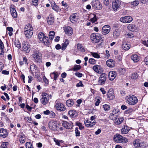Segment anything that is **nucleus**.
Here are the masks:
<instances>
[{"label": "nucleus", "instance_id": "5701e85b", "mask_svg": "<svg viewBox=\"0 0 148 148\" xmlns=\"http://www.w3.org/2000/svg\"><path fill=\"white\" fill-rule=\"evenodd\" d=\"M109 78L111 81L113 80L116 76V73L114 71H110L108 74Z\"/></svg>", "mask_w": 148, "mask_h": 148}, {"label": "nucleus", "instance_id": "13d9d810", "mask_svg": "<svg viewBox=\"0 0 148 148\" xmlns=\"http://www.w3.org/2000/svg\"><path fill=\"white\" fill-rule=\"evenodd\" d=\"M26 148H34L32 144L30 142H27L25 144Z\"/></svg>", "mask_w": 148, "mask_h": 148}, {"label": "nucleus", "instance_id": "7ed1b4c3", "mask_svg": "<svg viewBox=\"0 0 148 148\" xmlns=\"http://www.w3.org/2000/svg\"><path fill=\"white\" fill-rule=\"evenodd\" d=\"M102 35L98 33H93L90 36L91 40L93 43H97L100 42L102 40Z\"/></svg>", "mask_w": 148, "mask_h": 148}, {"label": "nucleus", "instance_id": "aec40b11", "mask_svg": "<svg viewBox=\"0 0 148 148\" xmlns=\"http://www.w3.org/2000/svg\"><path fill=\"white\" fill-rule=\"evenodd\" d=\"M38 68L35 64H33L31 65L30 66V69L31 72L32 74H34V73H35L38 72Z\"/></svg>", "mask_w": 148, "mask_h": 148}, {"label": "nucleus", "instance_id": "a878e982", "mask_svg": "<svg viewBox=\"0 0 148 148\" xmlns=\"http://www.w3.org/2000/svg\"><path fill=\"white\" fill-rule=\"evenodd\" d=\"M127 28L129 30L132 32L135 31L137 30V27L135 25L133 24L128 25Z\"/></svg>", "mask_w": 148, "mask_h": 148}, {"label": "nucleus", "instance_id": "0e129e2a", "mask_svg": "<svg viewBox=\"0 0 148 148\" xmlns=\"http://www.w3.org/2000/svg\"><path fill=\"white\" fill-rule=\"evenodd\" d=\"M75 135L76 136H79L80 135V132L78 131L77 128H76L75 130Z\"/></svg>", "mask_w": 148, "mask_h": 148}, {"label": "nucleus", "instance_id": "412c9836", "mask_svg": "<svg viewBox=\"0 0 148 148\" xmlns=\"http://www.w3.org/2000/svg\"><path fill=\"white\" fill-rule=\"evenodd\" d=\"M131 128L126 125H124L121 130V133L123 134H126L128 133Z\"/></svg>", "mask_w": 148, "mask_h": 148}, {"label": "nucleus", "instance_id": "f704fd0d", "mask_svg": "<svg viewBox=\"0 0 148 148\" xmlns=\"http://www.w3.org/2000/svg\"><path fill=\"white\" fill-rule=\"evenodd\" d=\"M123 48L125 50H128L130 48V45L125 42H124L122 45Z\"/></svg>", "mask_w": 148, "mask_h": 148}, {"label": "nucleus", "instance_id": "4d7b16f0", "mask_svg": "<svg viewBox=\"0 0 148 148\" xmlns=\"http://www.w3.org/2000/svg\"><path fill=\"white\" fill-rule=\"evenodd\" d=\"M7 29L9 31L8 34L9 36H11L12 34L13 28L12 27H8L7 28Z\"/></svg>", "mask_w": 148, "mask_h": 148}, {"label": "nucleus", "instance_id": "6e6552de", "mask_svg": "<svg viewBox=\"0 0 148 148\" xmlns=\"http://www.w3.org/2000/svg\"><path fill=\"white\" fill-rule=\"evenodd\" d=\"M111 27L108 25L103 26L101 29V34L103 35H106L108 34L110 32Z\"/></svg>", "mask_w": 148, "mask_h": 148}, {"label": "nucleus", "instance_id": "3c124183", "mask_svg": "<svg viewBox=\"0 0 148 148\" xmlns=\"http://www.w3.org/2000/svg\"><path fill=\"white\" fill-rule=\"evenodd\" d=\"M55 35V32L53 31H51L49 33V39L52 40L54 38Z\"/></svg>", "mask_w": 148, "mask_h": 148}, {"label": "nucleus", "instance_id": "de8ad7c7", "mask_svg": "<svg viewBox=\"0 0 148 148\" xmlns=\"http://www.w3.org/2000/svg\"><path fill=\"white\" fill-rule=\"evenodd\" d=\"M81 68V66L79 65H75L73 68L71 70H73V71H75L79 70Z\"/></svg>", "mask_w": 148, "mask_h": 148}, {"label": "nucleus", "instance_id": "bf43d9fd", "mask_svg": "<svg viewBox=\"0 0 148 148\" xmlns=\"http://www.w3.org/2000/svg\"><path fill=\"white\" fill-rule=\"evenodd\" d=\"M88 62L90 64H93L96 63V61L93 58H90L88 61Z\"/></svg>", "mask_w": 148, "mask_h": 148}, {"label": "nucleus", "instance_id": "69168bd1", "mask_svg": "<svg viewBox=\"0 0 148 148\" xmlns=\"http://www.w3.org/2000/svg\"><path fill=\"white\" fill-rule=\"evenodd\" d=\"M38 0H32V3L35 6L38 5Z\"/></svg>", "mask_w": 148, "mask_h": 148}, {"label": "nucleus", "instance_id": "a211bd4d", "mask_svg": "<svg viewBox=\"0 0 148 148\" xmlns=\"http://www.w3.org/2000/svg\"><path fill=\"white\" fill-rule=\"evenodd\" d=\"M11 14L12 16L14 18H16L17 17V13L14 8V5H12L10 7Z\"/></svg>", "mask_w": 148, "mask_h": 148}, {"label": "nucleus", "instance_id": "c9c22d12", "mask_svg": "<svg viewBox=\"0 0 148 148\" xmlns=\"http://www.w3.org/2000/svg\"><path fill=\"white\" fill-rule=\"evenodd\" d=\"M41 41L43 42L44 44L47 46L49 45L50 43L48 40V38L46 36L43 38Z\"/></svg>", "mask_w": 148, "mask_h": 148}, {"label": "nucleus", "instance_id": "6ab92c4d", "mask_svg": "<svg viewBox=\"0 0 148 148\" xmlns=\"http://www.w3.org/2000/svg\"><path fill=\"white\" fill-rule=\"evenodd\" d=\"M8 133L7 131L3 128L0 129V137L5 138L8 136Z\"/></svg>", "mask_w": 148, "mask_h": 148}, {"label": "nucleus", "instance_id": "473e14b6", "mask_svg": "<svg viewBox=\"0 0 148 148\" xmlns=\"http://www.w3.org/2000/svg\"><path fill=\"white\" fill-rule=\"evenodd\" d=\"M114 111L115 112H116V110H114V111L113 110V113H111L110 116V119L111 120L114 121L116 119L117 116L116 115V114L115 113L116 112H114Z\"/></svg>", "mask_w": 148, "mask_h": 148}, {"label": "nucleus", "instance_id": "774afa93", "mask_svg": "<svg viewBox=\"0 0 148 148\" xmlns=\"http://www.w3.org/2000/svg\"><path fill=\"white\" fill-rule=\"evenodd\" d=\"M144 62L145 64L148 66V56H147L144 59Z\"/></svg>", "mask_w": 148, "mask_h": 148}, {"label": "nucleus", "instance_id": "4468645a", "mask_svg": "<svg viewBox=\"0 0 148 148\" xmlns=\"http://www.w3.org/2000/svg\"><path fill=\"white\" fill-rule=\"evenodd\" d=\"M62 125L66 129H71L73 127V123L71 122H67L66 121H63Z\"/></svg>", "mask_w": 148, "mask_h": 148}, {"label": "nucleus", "instance_id": "052dcab7", "mask_svg": "<svg viewBox=\"0 0 148 148\" xmlns=\"http://www.w3.org/2000/svg\"><path fill=\"white\" fill-rule=\"evenodd\" d=\"M62 6L64 7V8H65L66 9H68V5L66 2L64 1H62Z\"/></svg>", "mask_w": 148, "mask_h": 148}, {"label": "nucleus", "instance_id": "e433bc0d", "mask_svg": "<svg viewBox=\"0 0 148 148\" xmlns=\"http://www.w3.org/2000/svg\"><path fill=\"white\" fill-rule=\"evenodd\" d=\"M77 47L79 51L82 52L85 51V49L82 44L78 43L77 45Z\"/></svg>", "mask_w": 148, "mask_h": 148}, {"label": "nucleus", "instance_id": "09e8293b", "mask_svg": "<svg viewBox=\"0 0 148 148\" xmlns=\"http://www.w3.org/2000/svg\"><path fill=\"white\" fill-rule=\"evenodd\" d=\"M25 138L24 136H21L19 138V141L21 143H23L25 142Z\"/></svg>", "mask_w": 148, "mask_h": 148}, {"label": "nucleus", "instance_id": "393cba45", "mask_svg": "<svg viewBox=\"0 0 148 148\" xmlns=\"http://www.w3.org/2000/svg\"><path fill=\"white\" fill-rule=\"evenodd\" d=\"M106 64L108 66L112 68L114 66L115 62L113 60L109 59L107 61Z\"/></svg>", "mask_w": 148, "mask_h": 148}, {"label": "nucleus", "instance_id": "9b49d317", "mask_svg": "<svg viewBox=\"0 0 148 148\" xmlns=\"http://www.w3.org/2000/svg\"><path fill=\"white\" fill-rule=\"evenodd\" d=\"M132 20V18L128 16L122 17L120 19V21L123 23H130Z\"/></svg>", "mask_w": 148, "mask_h": 148}, {"label": "nucleus", "instance_id": "a19ab883", "mask_svg": "<svg viewBox=\"0 0 148 148\" xmlns=\"http://www.w3.org/2000/svg\"><path fill=\"white\" fill-rule=\"evenodd\" d=\"M66 103L67 106L69 107H71L74 104L73 100L72 99L68 100Z\"/></svg>", "mask_w": 148, "mask_h": 148}, {"label": "nucleus", "instance_id": "f8f14e48", "mask_svg": "<svg viewBox=\"0 0 148 148\" xmlns=\"http://www.w3.org/2000/svg\"><path fill=\"white\" fill-rule=\"evenodd\" d=\"M70 20L73 23H75L79 21V17L76 13L72 14L70 16Z\"/></svg>", "mask_w": 148, "mask_h": 148}, {"label": "nucleus", "instance_id": "9d476101", "mask_svg": "<svg viewBox=\"0 0 148 148\" xmlns=\"http://www.w3.org/2000/svg\"><path fill=\"white\" fill-rule=\"evenodd\" d=\"M106 80V75L105 73H102L99 77L98 81V84L101 85L104 84Z\"/></svg>", "mask_w": 148, "mask_h": 148}, {"label": "nucleus", "instance_id": "72a5a7b5", "mask_svg": "<svg viewBox=\"0 0 148 148\" xmlns=\"http://www.w3.org/2000/svg\"><path fill=\"white\" fill-rule=\"evenodd\" d=\"M92 69L93 70L97 73H99L101 71V67L99 65H96L93 66Z\"/></svg>", "mask_w": 148, "mask_h": 148}, {"label": "nucleus", "instance_id": "c756f323", "mask_svg": "<svg viewBox=\"0 0 148 148\" xmlns=\"http://www.w3.org/2000/svg\"><path fill=\"white\" fill-rule=\"evenodd\" d=\"M51 5L53 9L57 12L59 11V7L56 4L54 1L51 2Z\"/></svg>", "mask_w": 148, "mask_h": 148}, {"label": "nucleus", "instance_id": "49530a36", "mask_svg": "<svg viewBox=\"0 0 148 148\" xmlns=\"http://www.w3.org/2000/svg\"><path fill=\"white\" fill-rule=\"evenodd\" d=\"M118 71L121 75H124L126 73L125 68H120L118 69Z\"/></svg>", "mask_w": 148, "mask_h": 148}, {"label": "nucleus", "instance_id": "58836bf2", "mask_svg": "<svg viewBox=\"0 0 148 148\" xmlns=\"http://www.w3.org/2000/svg\"><path fill=\"white\" fill-rule=\"evenodd\" d=\"M54 18L53 17H49L47 20V23L50 25H53L54 23Z\"/></svg>", "mask_w": 148, "mask_h": 148}, {"label": "nucleus", "instance_id": "ea45409f", "mask_svg": "<svg viewBox=\"0 0 148 148\" xmlns=\"http://www.w3.org/2000/svg\"><path fill=\"white\" fill-rule=\"evenodd\" d=\"M123 120V117H121L120 118H117L115 120L114 123L116 124L119 125L121 123Z\"/></svg>", "mask_w": 148, "mask_h": 148}, {"label": "nucleus", "instance_id": "4be33fe9", "mask_svg": "<svg viewBox=\"0 0 148 148\" xmlns=\"http://www.w3.org/2000/svg\"><path fill=\"white\" fill-rule=\"evenodd\" d=\"M131 58L134 63H136L139 61L140 57L137 54H134L131 56Z\"/></svg>", "mask_w": 148, "mask_h": 148}, {"label": "nucleus", "instance_id": "79ce46f5", "mask_svg": "<svg viewBox=\"0 0 148 148\" xmlns=\"http://www.w3.org/2000/svg\"><path fill=\"white\" fill-rule=\"evenodd\" d=\"M50 76L51 78H53L54 80H56L58 76V74L57 72H53L51 73Z\"/></svg>", "mask_w": 148, "mask_h": 148}, {"label": "nucleus", "instance_id": "6e6d98bb", "mask_svg": "<svg viewBox=\"0 0 148 148\" xmlns=\"http://www.w3.org/2000/svg\"><path fill=\"white\" fill-rule=\"evenodd\" d=\"M93 17L90 18V21L92 23H94L97 21V17L96 15L93 14Z\"/></svg>", "mask_w": 148, "mask_h": 148}, {"label": "nucleus", "instance_id": "2f4dec72", "mask_svg": "<svg viewBox=\"0 0 148 148\" xmlns=\"http://www.w3.org/2000/svg\"><path fill=\"white\" fill-rule=\"evenodd\" d=\"M24 31H30L33 30V28L32 25L30 24L26 25L24 28Z\"/></svg>", "mask_w": 148, "mask_h": 148}, {"label": "nucleus", "instance_id": "7c9ffc66", "mask_svg": "<svg viewBox=\"0 0 148 148\" xmlns=\"http://www.w3.org/2000/svg\"><path fill=\"white\" fill-rule=\"evenodd\" d=\"M24 31H30L33 30V28L32 25L30 24L26 25L24 28Z\"/></svg>", "mask_w": 148, "mask_h": 148}, {"label": "nucleus", "instance_id": "8fccbe9b", "mask_svg": "<svg viewBox=\"0 0 148 148\" xmlns=\"http://www.w3.org/2000/svg\"><path fill=\"white\" fill-rule=\"evenodd\" d=\"M90 54L95 58H100V55L97 53L91 52H90Z\"/></svg>", "mask_w": 148, "mask_h": 148}, {"label": "nucleus", "instance_id": "f3484780", "mask_svg": "<svg viewBox=\"0 0 148 148\" xmlns=\"http://www.w3.org/2000/svg\"><path fill=\"white\" fill-rule=\"evenodd\" d=\"M48 125L49 128L52 130H57V124L56 122L51 121L49 122L48 123Z\"/></svg>", "mask_w": 148, "mask_h": 148}, {"label": "nucleus", "instance_id": "e2e57ef3", "mask_svg": "<svg viewBox=\"0 0 148 148\" xmlns=\"http://www.w3.org/2000/svg\"><path fill=\"white\" fill-rule=\"evenodd\" d=\"M139 3V1L138 0H136L132 2V5L134 6L137 5Z\"/></svg>", "mask_w": 148, "mask_h": 148}, {"label": "nucleus", "instance_id": "f257e3e1", "mask_svg": "<svg viewBox=\"0 0 148 148\" xmlns=\"http://www.w3.org/2000/svg\"><path fill=\"white\" fill-rule=\"evenodd\" d=\"M133 144L135 148H145L148 146L146 143L138 139L135 140L133 142Z\"/></svg>", "mask_w": 148, "mask_h": 148}, {"label": "nucleus", "instance_id": "39448f33", "mask_svg": "<svg viewBox=\"0 0 148 148\" xmlns=\"http://www.w3.org/2000/svg\"><path fill=\"white\" fill-rule=\"evenodd\" d=\"M114 140L117 143H122L127 142V139L125 137H123L121 135L118 134L115 135L114 137Z\"/></svg>", "mask_w": 148, "mask_h": 148}, {"label": "nucleus", "instance_id": "cd10ccee", "mask_svg": "<svg viewBox=\"0 0 148 148\" xmlns=\"http://www.w3.org/2000/svg\"><path fill=\"white\" fill-rule=\"evenodd\" d=\"M24 34L26 38H30L32 36L33 31H24Z\"/></svg>", "mask_w": 148, "mask_h": 148}, {"label": "nucleus", "instance_id": "2eb2a0df", "mask_svg": "<svg viewBox=\"0 0 148 148\" xmlns=\"http://www.w3.org/2000/svg\"><path fill=\"white\" fill-rule=\"evenodd\" d=\"M55 106L56 108L58 110L60 111H63L65 110V106L61 103H56Z\"/></svg>", "mask_w": 148, "mask_h": 148}, {"label": "nucleus", "instance_id": "b1692460", "mask_svg": "<svg viewBox=\"0 0 148 148\" xmlns=\"http://www.w3.org/2000/svg\"><path fill=\"white\" fill-rule=\"evenodd\" d=\"M107 96L110 100H112L114 98V93L112 89H111L109 90L107 94Z\"/></svg>", "mask_w": 148, "mask_h": 148}, {"label": "nucleus", "instance_id": "c85d7f7f", "mask_svg": "<svg viewBox=\"0 0 148 148\" xmlns=\"http://www.w3.org/2000/svg\"><path fill=\"white\" fill-rule=\"evenodd\" d=\"M69 44V40L67 39L65 40L64 42L62 44V46L61 47L62 50H65Z\"/></svg>", "mask_w": 148, "mask_h": 148}, {"label": "nucleus", "instance_id": "f03ea898", "mask_svg": "<svg viewBox=\"0 0 148 148\" xmlns=\"http://www.w3.org/2000/svg\"><path fill=\"white\" fill-rule=\"evenodd\" d=\"M126 102L130 105H134L137 103L138 99L137 97L134 95H129L125 97Z\"/></svg>", "mask_w": 148, "mask_h": 148}, {"label": "nucleus", "instance_id": "4c0bfd02", "mask_svg": "<svg viewBox=\"0 0 148 148\" xmlns=\"http://www.w3.org/2000/svg\"><path fill=\"white\" fill-rule=\"evenodd\" d=\"M19 64L21 66L23 65L24 64H25L26 65H27L28 64V62L27 58L26 57H23V61H20L19 62Z\"/></svg>", "mask_w": 148, "mask_h": 148}, {"label": "nucleus", "instance_id": "a18cd8bd", "mask_svg": "<svg viewBox=\"0 0 148 148\" xmlns=\"http://www.w3.org/2000/svg\"><path fill=\"white\" fill-rule=\"evenodd\" d=\"M14 45L16 47L18 48H20L21 47L20 42L18 40H15Z\"/></svg>", "mask_w": 148, "mask_h": 148}, {"label": "nucleus", "instance_id": "5fc2aeb1", "mask_svg": "<svg viewBox=\"0 0 148 148\" xmlns=\"http://www.w3.org/2000/svg\"><path fill=\"white\" fill-rule=\"evenodd\" d=\"M45 35L42 32H40L38 34V37L39 40L41 41L45 37Z\"/></svg>", "mask_w": 148, "mask_h": 148}, {"label": "nucleus", "instance_id": "338daca9", "mask_svg": "<svg viewBox=\"0 0 148 148\" xmlns=\"http://www.w3.org/2000/svg\"><path fill=\"white\" fill-rule=\"evenodd\" d=\"M76 86L77 87H83L84 85L82 84V82L81 81H80L79 83L77 84Z\"/></svg>", "mask_w": 148, "mask_h": 148}, {"label": "nucleus", "instance_id": "bb28decb", "mask_svg": "<svg viewBox=\"0 0 148 148\" xmlns=\"http://www.w3.org/2000/svg\"><path fill=\"white\" fill-rule=\"evenodd\" d=\"M49 97H41L40 99V102L43 105L47 104L49 101Z\"/></svg>", "mask_w": 148, "mask_h": 148}, {"label": "nucleus", "instance_id": "ddd939ff", "mask_svg": "<svg viewBox=\"0 0 148 148\" xmlns=\"http://www.w3.org/2000/svg\"><path fill=\"white\" fill-rule=\"evenodd\" d=\"M64 30L65 34L69 36H71L73 34V29L69 26H65L64 27Z\"/></svg>", "mask_w": 148, "mask_h": 148}, {"label": "nucleus", "instance_id": "1a4fd4ad", "mask_svg": "<svg viewBox=\"0 0 148 148\" xmlns=\"http://www.w3.org/2000/svg\"><path fill=\"white\" fill-rule=\"evenodd\" d=\"M22 48L23 51L26 53H29L31 50L30 45L25 41L23 42L22 43Z\"/></svg>", "mask_w": 148, "mask_h": 148}, {"label": "nucleus", "instance_id": "dca6fc26", "mask_svg": "<svg viewBox=\"0 0 148 148\" xmlns=\"http://www.w3.org/2000/svg\"><path fill=\"white\" fill-rule=\"evenodd\" d=\"M84 123L86 127H91L96 124V122L95 121H92L90 120H87L85 121Z\"/></svg>", "mask_w": 148, "mask_h": 148}, {"label": "nucleus", "instance_id": "864d4df0", "mask_svg": "<svg viewBox=\"0 0 148 148\" xmlns=\"http://www.w3.org/2000/svg\"><path fill=\"white\" fill-rule=\"evenodd\" d=\"M120 35L119 32L116 30L114 31L113 33V37L115 38H117Z\"/></svg>", "mask_w": 148, "mask_h": 148}, {"label": "nucleus", "instance_id": "0eeeda50", "mask_svg": "<svg viewBox=\"0 0 148 148\" xmlns=\"http://www.w3.org/2000/svg\"><path fill=\"white\" fill-rule=\"evenodd\" d=\"M121 1L119 0H113L112 2V8L115 11L119 10L120 8Z\"/></svg>", "mask_w": 148, "mask_h": 148}, {"label": "nucleus", "instance_id": "423d86ee", "mask_svg": "<svg viewBox=\"0 0 148 148\" xmlns=\"http://www.w3.org/2000/svg\"><path fill=\"white\" fill-rule=\"evenodd\" d=\"M92 7L96 10H101L102 8V5L98 0H93L91 3Z\"/></svg>", "mask_w": 148, "mask_h": 148}, {"label": "nucleus", "instance_id": "20e7f679", "mask_svg": "<svg viewBox=\"0 0 148 148\" xmlns=\"http://www.w3.org/2000/svg\"><path fill=\"white\" fill-rule=\"evenodd\" d=\"M32 57L35 62L40 63L41 62L42 55L38 51H34L32 53Z\"/></svg>", "mask_w": 148, "mask_h": 148}, {"label": "nucleus", "instance_id": "680f3d73", "mask_svg": "<svg viewBox=\"0 0 148 148\" xmlns=\"http://www.w3.org/2000/svg\"><path fill=\"white\" fill-rule=\"evenodd\" d=\"M53 140L56 143V145L58 146H60V142L62 141V140H59L55 138H54Z\"/></svg>", "mask_w": 148, "mask_h": 148}, {"label": "nucleus", "instance_id": "603ef678", "mask_svg": "<svg viewBox=\"0 0 148 148\" xmlns=\"http://www.w3.org/2000/svg\"><path fill=\"white\" fill-rule=\"evenodd\" d=\"M138 77V75L137 73H136L132 74L130 76L131 78L132 79H136Z\"/></svg>", "mask_w": 148, "mask_h": 148}, {"label": "nucleus", "instance_id": "37998d69", "mask_svg": "<svg viewBox=\"0 0 148 148\" xmlns=\"http://www.w3.org/2000/svg\"><path fill=\"white\" fill-rule=\"evenodd\" d=\"M102 107L104 111L106 112L108 111L110 109V106L109 105L107 104H105L103 105Z\"/></svg>", "mask_w": 148, "mask_h": 148}, {"label": "nucleus", "instance_id": "c03bdc74", "mask_svg": "<svg viewBox=\"0 0 148 148\" xmlns=\"http://www.w3.org/2000/svg\"><path fill=\"white\" fill-rule=\"evenodd\" d=\"M68 113L71 117L73 118L76 114V112L74 110H70L69 112Z\"/></svg>", "mask_w": 148, "mask_h": 148}]
</instances>
